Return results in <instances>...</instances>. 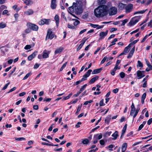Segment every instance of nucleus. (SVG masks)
<instances>
[{
	"label": "nucleus",
	"mask_w": 152,
	"mask_h": 152,
	"mask_svg": "<svg viewBox=\"0 0 152 152\" xmlns=\"http://www.w3.org/2000/svg\"><path fill=\"white\" fill-rule=\"evenodd\" d=\"M98 3L101 5L95 9V15L96 17L101 18L107 15L108 13L109 5H106V1H99Z\"/></svg>",
	"instance_id": "f257e3e1"
},
{
	"label": "nucleus",
	"mask_w": 152,
	"mask_h": 152,
	"mask_svg": "<svg viewBox=\"0 0 152 152\" xmlns=\"http://www.w3.org/2000/svg\"><path fill=\"white\" fill-rule=\"evenodd\" d=\"M74 3H73V5L72 6L69 7L68 12L72 16L75 17V15L73 13L74 12L78 13H80V12L79 11V10H78L77 8L75 9V6L74 7Z\"/></svg>",
	"instance_id": "f03ea898"
},
{
	"label": "nucleus",
	"mask_w": 152,
	"mask_h": 152,
	"mask_svg": "<svg viewBox=\"0 0 152 152\" xmlns=\"http://www.w3.org/2000/svg\"><path fill=\"white\" fill-rule=\"evenodd\" d=\"M140 19L139 16H136L132 18L129 23V25L130 26L134 25L139 21Z\"/></svg>",
	"instance_id": "7ed1b4c3"
},
{
	"label": "nucleus",
	"mask_w": 152,
	"mask_h": 152,
	"mask_svg": "<svg viewBox=\"0 0 152 152\" xmlns=\"http://www.w3.org/2000/svg\"><path fill=\"white\" fill-rule=\"evenodd\" d=\"M133 5L132 4H130L127 5L126 4L124 9L125 10V12L128 13L131 12L133 9Z\"/></svg>",
	"instance_id": "20e7f679"
},
{
	"label": "nucleus",
	"mask_w": 152,
	"mask_h": 152,
	"mask_svg": "<svg viewBox=\"0 0 152 152\" xmlns=\"http://www.w3.org/2000/svg\"><path fill=\"white\" fill-rule=\"evenodd\" d=\"M108 12L110 15H114L117 13V9L115 7H112L110 9L109 8Z\"/></svg>",
	"instance_id": "39448f33"
},
{
	"label": "nucleus",
	"mask_w": 152,
	"mask_h": 152,
	"mask_svg": "<svg viewBox=\"0 0 152 152\" xmlns=\"http://www.w3.org/2000/svg\"><path fill=\"white\" fill-rule=\"evenodd\" d=\"M27 26L28 27L34 31H37L38 29L37 25L30 23H27Z\"/></svg>",
	"instance_id": "423d86ee"
},
{
	"label": "nucleus",
	"mask_w": 152,
	"mask_h": 152,
	"mask_svg": "<svg viewBox=\"0 0 152 152\" xmlns=\"http://www.w3.org/2000/svg\"><path fill=\"white\" fill-rule=\"evenodd\" d=\"M75 5V8H77L78 10H79L80 12L82 6V1H77Z\"/></svg>",
	"instance_id": "0eeeda50"
},
{
	"label": "nucleus",
	"mask_w": 152,
	"mask_h": 152,
	"mask_svg": "<svg viewBox=\"0 0 152 152\" xmlns=\"http://www.w3.org/2000/svg\"><path fill=\"white\" fill-rule=\"evenodd\" d=\"M54 37V34L53 33L52 31L50 29H48L47 35L46 37V39H52Z\"/></svg>",
	"instance_id": "6e6552de"
},
{
	"label": "nucleus",
	"mask_w": 152,
	"mask_h": 152,
	"mask_svg": "<svg viewBox=\"0 0 152 152\" xmlns=\"http://www.w3.org/2000/svg\"><path fill=\"white\" fill-rule=\"evenodd\" d=\"M50 21L51 20L50 19H43L40 20L39 22V23L40 25H42L45 24L48 25Z\"/></svg>",
	"instance_id": "1a4fd4ad"
},
{
	"label": "nucleus",
	"mask_w": 152,
	"mask_h": 152,
	"mask_svg": "<svg viewBox=\"0 0 152 152\" xmlns=\"http://www.w3.org/2000/svg\"><path fill=\"white\" fill-rule=\"evenodd\" d=\"M145 71L138 70L137 71V76L138 79H140L145 76Z\"/></svg>",
	"instance_id": "9d476101"
},
{
	"label": "nucleus",
	"mask_w": 152,
	"mask_h": 152,
	"mask_svg": "<svg viewBox=\"0 0 152 152\" xmlns=\"http://www.w3.org/2000/svg\"><path fill=\"white\" fill-rule=\"evenodd\" d=\"M126 4L122 3H118L117 4V6L120 10H123L124 9Z\"/></svg>",
	"instance_id": "9b49d317"
},
{
	"label": "nucleus",
	"mask_w": 152,
	"mask_h": 152,
	"mask_svg": "<svg viewBox=\"0 0 152 152\" xmlns=\"http://www.w3.org/2000/svg\"><path fill=\"white\" fill-rule=\"evenodd\" d=\"M137 2L140 3L142 4H144L145 6H147L150 4L152 1H137Z\"/></svg>",
	"instance_id": "f8f14e48"
},
{
	"label": "nucleus",
	"mask_w": 152,
	"mask_h": 152,
	"mask_svg": "<svg viewBox=\"0 0 152 152\" xmlns=\"http://www.w3.org/2000/svg\"><path fill=\"white\" fill-rule=\"evenodd\" d=\"M108 32V30H106L105 32H101L99 34V36L100 37L99 39H103L107 34Z\"/></svg>",
	"instance_id": "ddd939ff"
},
{
	"label": "nucleus",
	"mask_w": 152,
	"mask_h": 152,
	"mask_svg": "<svg viewBox=\"0 0 152 152\" xmlns=\"http://www.w3.org/2000/svg\"><path fill=\"white\" fill-rule=\"evenodd\" d=\"M50 52L46 50H44L42 53L43 58H46L48 57Z\"/></svg>",
	"instance_id": "4468645a"
},
{
	"label": "nucleus",
	"mask_w": 152,
	"mask_h": 152,
	"mask_svg": "<svg viewBox=\"0 0 152 152\" xmlns=\"http://www.w3.org/2000/svg\"><path fill=\"white\" fill-rule=\"evenodd\" d=\"M86 39L85 38H83L82 39V40L80 42L81 43L79 45L77 49V51H78L81 49V48L84 45V44L85 43L86 41Z\"/></svg>",
	"instance_id": "2eb2a0df"
},
{
	"label": "nucleus",
	"mask_w": 152,
	"mask_h": 152,
	"mask_svg": "<svg viewBox=\"0 0 152 152\" xmlns=\"http://www.w3.org/2000/svg\"><path fill=\"white\" fill-rule=\"evenodd\" d=\"M34 12L32 10L29 9L24 12V14L26 15H32Z\"/></svg>",
	"instance_id": "dca6fc26"
},
{
	"label": "nucleus",
	"mask_w": 152,
	"mask_h": 152,
	"mask_svg": "<svg viewBox=\"0 0 152 152\" xmlns=\"http://www.w3.org/2000/svg\"><path fill=\"white\" fill-rule=\"evenodd\" d=\"M37 51L31 54L28 57V59L29 61L31 60L34 58L37 55Z\"/></svg>",
	"instance_id": "f3484780"
},
{
	"label": "nucleus",
	"mask_w": 152,
	"mask_h": 152,
	"mask_svg": "<svg viewBox=\"0 0 152 152\" xmlns=\"http://www.w3.org/2000/svg\"><path fill=\"white\" fill-rule=\"evenodd\" d=\"M112 136L113 137L112 139L113 140H116L117 137L119 136L118 133L117 131H115V132L113 133Z\"/></svg>",
	"instance_id": "a211bd4d"
},
{
	"label": "nucleus",
	"mask_w": 152,
	"mask_h": 152,
	"mask_svg": "<svg viewBox=\"0 0 152 152\" xmlns=\"http://www.w3.org/2000/svg\"><path fill=\"white\" fill-rule=\"evenodd\" d=\"M127 144L126 143H124L122 145L121 149L122 152H125L126 150Z\"/></svg>",
	"instance_id": "6ab92c4d"
},
{
	"label": "nucleus",
	"mask_w": 152,
	"mask_h": 152,
	"mask_svg": "<svg viewBox=\"0 0 152 152\" xmlns=\"http://www.w3.org/2000/svg\"><path fill=\"white\" fill-rule=\"evenodd\" d=\"M57 6L56 2V1H52L50 7L53 9H55Z\"/></svg>",
	"instance_id": "aec40b11"
},
{
	"label": "nucleus",
	"mask_w": 152,
	"mask_h": 152,
	"mask_svg": "<svg viewBox=\"0 0 152 152\" xmlns=\"http://www.w3.org/2000/svg\"><path fill=\"white\" fill-rule=\"evenodd\" d=\"M64 50V48L62 47H60L56 49L55 51V54H60Z\"/></svg>",
	"instance_id": "412c9836"
},
{
	"label": "nucleus",
	"mask_w": 152,
	"mask_h": 152,
	"mask_svg": "<svg viewBox=\"0 0 152 152\" xmlns=\"http://www.w3.org/2000/svg\"><path fill=\"white\" fill-rule=\"evenodd\" d=\"M132 43H130L129 45L126 47H125L124 51V55H126L127 53L129 51V49L131 47Z\"/></svg>",
	"instance_id": "4be33fe9"
},
{
	"label": "nucleus",
	"mask_w": 152,
	"mask_h": 152,
	"mask_svg": "<svg viewBox=\"0 0 152 152\" xmlns=\"http://www.w3.org/2000/svg\"><path fill=\"white\" fill-rule=\"evenodd\" d=\"M54 19L56 21V26L58 27V26L59 22V17L58 15H56Z\"/></svg>",
	"instance_id": "5701e85b"
},
{
	"label": "nucleus",
	"mask_w": 152,
	"mask_h": 152,
	"mask_svg": "<svg viewBox=\"0 0 152 152\" xmlns=\"http://www.w3.org/2000/svg\"><path fill=\"white\" fill-rule=\"evenodd\" d=\"M92 71V70L91 69L88 70L86 72V73L83 76V78L86 79V78L89 76Z\"/></svg>",
	"instance_id": "b1692460"
},
{
	"label": "nucleus",
	"mask_w": 152,
	"mask_h": 152,
	"mask_svg": "<svg viewBox=\"0 0 152 152\" xmlns=\"http://www.w3.org/2000/svg\"><path fill=\"white\" fill-rule=\"evenodd\" d=\"M135 51V47H134L130 51L129 55L128 56L127 58H129L131 57L133 55Z\"/></svg>",
	"instance_id": "393cba45"
},
{
	"label": "nucleus",
	"mask_w": 152,
	"mask_h": 152,
	"mask_svg": "<svg viewBox=\"0 0 152 152\" xmlns=\"http://www.w3.org/2000/svg\"><path fill=\"white\" fill-rule=\"evenodd\" d=\"M99 78V77L96 76L92 78L89 81V83L90 84H92L94 83L96 80Z\"/></svg>",
	"instance_id": "a878e982"
},
{
	"label": "nucleus",
	"mask_w": 152,
	"mask_h": 152,
	"mask_svg": "<svg viewBox=\"0 0 152 152\" xmlns=\"http://www.w3.org/2000/svg\"><path fill=\"white\" fill-rule=\"evenodd\" d=\"M101 69H98L94 70L92 72V74L93 75L98 74L101 71Z\"/></svg>",
	"instance_id": "bb28decb"
},
{
	"label": "nucleus",
	"mask_w": 152,
	"mask_h": 152,
	"mask_svg": "<svg viewBox=\"0 0 152 152\" xmlns=\"http://www.w3.org/2000/svg\"><path fill=\"white\" fill-rule=\"evenodd\" d=\"M147 10H143L141 11H137L134 12V15H137L138 14H142L144 13Z\"/></svg>",
	"instance_id": "cd10ccee"
},
{
	"label": "nucleus",
	"mask_w": 152,
	"mask_h": 152,
	"mask_svg": "<svg viewBox=\"0 0 152 152\" xmlns=\"http://www.w3.org/2000/svg\"><path fill=\"white\" fill-rule=\"evenodd\" d=\"M110 116L108 115L105 120V122L107 124H109L110 120Z\"/></svg>",
	"instance_id": "c85d7f7f"
},
{
	"label": "nucleus",
	"mask_w": 152,
	"mask_h": 152,
	"mask_svg": "<svg viewBox=\"0 0 152 152\" xmlns=\"http://www.w3.org/2000/svg\"><path fill=\"white\" fill-rule=\"evenodd\" d=\"M24 3L27 5H30L32 4L33 2L32 1H24Z\"/></svg>",
	"instance_id": "c756f323"
},
{
	"label": "nucleus",
	"mask_w": 152,
	"mask_h": 152,
	"mask_svg": "<svg viewBox=\"0 0 152 152\" xmlns=\"http://www.w3.org/2000/svg\"><path fill=\"white\" fill-rule=\"evenodd\" d=\"M146 123V121H144L142 122V123L139 126V127L138 129V130H141L144 127L145 125V124Z\"/></svg>",
	"instance_id": "7c9ffc66"
},
{
	"label": "nucleus",
	"mask_w": 152,
	"mask_h": 152,
	"mask_svg": "<svg viewBox=\"0 0 152 152\" xmlns=\"http://www.w3.org/2000/svg\"><path fill=\"white\" fill-rule=\"evenodd\" d=\"M95 136L96 137V138L99 140H100L102 138V134L101 133H100V134H97L96 135H95Z\"/></svg>",
	"instance_id": "2f4dec72"
},
{
	"label": "nucleus",
	"mask_w": 152,
	"mask_h": 152,
	"mask_svg": "<svg viewBox=\"0 0 152 152\" xmlns=\"http://www.w3.org/2000/svg\"><path fill=\"white\" fill-rule=\"evenodd\" d=\"M6 26V24L4 22H1L0 23V29H2L5 28Z\"/></svg>",
	"instance_id": "473e14b6"
},
{
	"label": "nucleus",
	"mask_w": 152,
	"mask_h": 152,
	"mask_svg": "<svg viewBox=\"0 0 152 152\" xmlns=\"http://www.w3.org/2000/svg\"><path fill=\"white\" fill-rule=\"evenodd\" d=\"M82 143L83 144H87L89 142V140L87 139H85L82 140Z\"/></svg>",
	"instance_id": "72a5a7b5"
},
{
	"label": "nucleus",
	"mask_w": 152,
	"mask_h": 152,
	"mask_svg": "<svg viewBox=\"0 0 152 152\" xmlns=\"http://www.w3.org/2000/svg\"><path fill=\"white\" fill-rule=\"evenodd\" d=\"M86 80V79L84 78H82L81 80H78V81L76 82V83H75V85H77L79 84H80L82 81L85 80Z\"/></svg>",
	"instance_id": "f704fd0d"
},
{
	"label": "nucleus",
	"mask_w": 152,
	"mask_h": 152,
	"mask_svg": "<svg viewBox=\"0 0 152 152\" xmlns=\"http://www.w3.org/2000/svg\"><path fill=\"white\" fill-rule=\"evenodd\" d=\"M72 20H75V21L73 23L74 25L75 26H76L77 25L79 24L80 23V21L77 20H76L75 19H72Z\"/></svg>",
	"instance_id": "c9c22d12"
},
{
	"label": "nucleus",
	"mask_w": 152,
	"mask_h": 152,
	"mask_svg": "<svg viewBox=\"0 0 152 152\" xmlns=\"http://www.w3.org/2000/svg\"><path fill=\"white\" fill-rule=\"evenodd\" d=\"M31 72H29L24 77L23 79V80H25L27 79L31 75Z\"/></svg>",
	"instance_id": "e433bc0d"
},
{
	"label": "nucleus",
	"mask_w": 152,
	"mask_h": 152,
	"mask_svg": "<svg viewBox=\"0 0 152 152\" xmlns=\"http://www.w3.org/2000/svg\"><path fill=\"white\" fill-rule=\"evenodd\" d=\"M15 140L18 141H22L23 140H25V138L24 137H19V138H16L15 137Z\"/></svg>",
	"instance_id": "4c0bfd02"
},
{
	"label": "nucleus",
	"mask_w": 152,
	"mask_h": 152,
	"mask_svg": "<svg viewBox=\"0 0 152 152\" xmlns=\"http://www.w3.org/2000/svg\"><path fill=\"white\" fill-rule=\"evenodd\" d=\"M126 127L127 125L126 124H125L122 131V135L124 134L125 133V132L126 129Z\"/></svg>",
	"instance_id": "58836bf2"
},
{
	"label": "nucleus",
	"mask_w": 152,
	"mask_h": 152,
	"mask_svg": "<svg viewBox=\"0 0 152 152\" xmlns=\"http://www.w3.org/2000/svg\"><path fill=\"white\" fill-rule=\"evenodd\" d=\"M72 93H71L68 96L63 97V99L64 100H66L69 99L70 98L71 96L72 95Z\"/></svg>",
	"instance_id": "ea45409f"
},
{
	"label": "nucleus",
	"mask_w": 152,
	"mask_h": 152,
	"mask_svg": "<svg viewBox=\"0 0 152 152\" xmlns=\"http://www.w3.org/2000/svg\"><path fill=\"white\" fill-rule=\"evenodd\" d=\"M143 64L140 61H137V67H142Z\"/></svg>",
	"instance_id": "a19ab883"
},
{
	"label": "nucleus",
	"mask_w": 152,
	"mask_h": 152,
	"mask_svg": "<svg viewBox=\"0 0 152 152\" xmlns=\"http://www.w3.org/2000/svg\"><path fill=\"white\" fill-rule=\"evenodd\" d=\"M67 64V62H66L64 64H63V65H62V66L61 67V68L60 69V71H62L63 70V69L65 67Z\"/></svg>",
	"instance_id": "79ce46f5"
},
{
	"label": "nucleus",
	"mask_w": 152,
	"mask_h": 152,
	"mask_svg": "<svg viewBox=\"0 0 152 152\" xmlns=\"http://www.w3.org/2000/svg\"><path fill=\"white\" fill-rule=\"evenodd\" d=\"M140 108H137L136 110H135L136 111L135 112L134 114V118H135L136 117V116L137 115V113H138L140 110Z\"/></svg>",
	"instance_id": "37998d69"
},
{
	"label": "nucleus",
	"mask_w": 152,
	"mask_h": 152,
	"mask_svg": "<svg viewBox=\"0 0 152 152\" xmlns=\"http://www.w3.org/2000/svg\"><path fill=\"white\" fill-rule=\"evenodd\" d=\"M61 17L62 18H63L66 21H67V19L65 16V14L64 12H62L61 14Z\"/></svg>",
	"instance_id": "c03bdc74"
},
{
	"label": "nucleus",
	"mask_w": 152,
	"mask_h": 152,
	"mask_svg": "<svg viewBox=\"0 0 152 152\" xmlns=\"http://www.w3.org/2000/svg\"><path fill=\"white\" fill-rule=\"evenodd\" d=\"M99 105L100 106H104L105 104L104 103V100L103 99L101 100L99 102Z\"/></svg>",
	"instance_id": "a18cd8bd"
},
{
	"label": "nucleus",
	"mask_w": 152,
	"mask_h": 152,
	"mask_svg": "<svg viewBox=\"0 0 152 152\" xmlns=\"http://www.w3.org/2000/svg\"><path fill=\"white\" fill-rule=\"evenodd\" d=\"M131 114L132 113V111H134V110H135V107L134 105V103H133L132 104L131 106Z\"/></svg>",
	"instance_id": "49530a36"
},
{
	"label": "nucleus",
	"mask_w": 152,
	"mask_h": 152,
	"mask_svg": "<svg viewBox=\"0 0 152 152\" xmlns=\"http://www.w3.org/2000/svg\"><path fill=\"white\" fill-rule=\"evenodd\" d=\"M65 1H61L60 2V5H61V7L62 9H64V6L62 5V4H65Z\"/></svg>",
	"instance_id": "de8ad7c7"
},
{
	"label": "nucleus",
	"mask_w": 152,
	"mask_h": 152,
	"mask_svg": "<svg viewBox=\"0 0 152 152\" xmlns=\"http://www.w3.org/2000/svg\"><path fill=\"white\" fill-rule=\"evenodd\" d=\"M93 140V143L94 144H95L96 143L98 142V140L96 138V137L94 135V137Z\"/></svg>",
	"instance_id": "09e8293b"
},
{
	"label": "nucleus",
	"mask_w": 152,
	"mask_h": 152,
	"mask_svg": "<svg viewBox=\"0 0 152 152\" xmlns=\"http://www.w3.org/2000/svg\"><path fill=\"white\" fill-rule=\"evenodd\" d=\"M119 75L122 78H124L125 77V73L124 72H121L119 74Z\"/></svg>",
	"instance_id": "8fccbe9b"
},
{
	"label": "nucleus",
	"mask_w": 152,
	"mask_h": 152,
	"mask_svg": "<svg viewBox=\"0 0 152 152\" xmlns=\"http://www.w3.org/2000/svg\"><path fill=\"white\" fill-rule=\"evenodd\" d=\"M12 8L14 10H16V11L18 12L20 10V9L19 8H17V5H15L12 6Z\"/></svg>",
	"instance_id": "3c124183"
},
{
	"label": "nucleus",
	"mask_w": 152,
	"mask_h": 152,
	"mask_svg": "<svg viewBox=\"0 0 152 152\" xmlns=\"http://www.w3.org/2000/svg\"><path fill=\"white\" fill-rule=\"evenodd\" d=\"M81 109V106H79L77 109V111L75 113V114L76 115H77L79 113Z\"/></svg>",
	"instance_id": "603ef678"
},
{
	"label": "nucleus",
	"mask_w": 152,
	"mask_h": 152,
	"mask_svg": "<svg viewBox=\"0 0 152 152\" xmlns=\"http://www.w3.org/2000/svg\"><path fill=\"white\" fill-rule=\"evenodd\" d=\"M115 145H114L113 144H111L109 146H107L106 147V149H108L109 148H113L114 147Z\"/></svg>",
	"instance_id": "864d4df0"
},
{
	"label": "nucleus",
	"mask_w": 152,
	"mask_h": 152,
	"mask_svg": "<svg viewBox=\"0 0 152 152\" xmlns=\"http://www.w3.org/2000/svg\"><path fill=\"white\" fill-rule=\"evenodd\" d=\"M10 83L9 82L8 83H7L4 86V87L2 88V90H4L5 89H6L7 88V87L8 85L10 84Z\"/></svg>",
	"instance_id": "5fc2aeb1"
},
{
	"label": "nucleus",
	"mask_w": 152,
	"mask_h": 152,
	"mask_svg": "<svg viewBox=\"0 0 152 152\" xmlns=\"http://www.w3.org/2000/svg\"><path fill=\"white\" fill-rule=\"evenodd\" d=\"M88 16V14L87 13H86L84 15L82 16V18L83 19H86L87 18Z\"/></svg>",
	"instance_id": "6e6d98bb"
},
{
	"label": "nucleus",
	"mask_w": 152,
	"mask_h": 152,
	"mask_svg": "<svg viewBox=\"0 0 152 152\" xmlns=\"http://www.w3.org/2000/svg\"><path fill=\"white\" fill-rule=\"evenodd\" d=\"M67 27L69 28L73 29L75 28V27L73 26L72 25L68 24L67 25Z\"/></svg>",
	"instance_id": "4d7b16f0"
},
{
	"label": "nucleus",
	"mask_w": 152,
	"mask_h": 152,
	"mask_svg": "<svg viewBox=\"0 0 152 152\" xmlns=\"http://www.w3.org/2000/svg\"><path fill=\"white\" fill-rule=\"evenodd\" d=\"M120 66H118V65H115V66L113 69L114 71H116L117 69H120Z\"/></svg>",
	"instance_id": "13d9d810"
},
{
	"label": "nucleus",
	"mask_w": 152,
	"mask_h": 152,
	"mask_svg": "<svg viewBox=\"0 0 152 152\" xmlns=\"http://www.w3.org/2000/svg\"><path fill=\"white\" fill-rule=\"evenodd\" d=\"M107 56H105L103 58V59L102 60V61H101V64H102L104 63L105 61H106V60H107Z\"/></svg>",
	"instance_id": "bf43d9fd"
},
{
	"label": "nucleus",
	"mask_w": 152,
	"mask_h": 152,
	"mask_svg": "<svg viewBox=\"0 0 152 152\" xmlns=\"http://www.w3.org/2000/svg\"><path fill=\"white\" fill-rule=\"evenodd\" d=\"M99 143L101 145H104L105 144V142L104 140H101L99 141Z\"/></svg>",
	"instance_id": "052dcab7"
},
{
	"label": "nucleus",
	"mask_w": 152,
	"mask_h": 152,
	"mask_svg": "<svg viewBox=\"0 0 152 152\" xmlns=\"http://www.w3.org/2000/svg\"><path fill=\"white\" fill-rule=\"evenodd\" d=\"M146 94L145 93H144L142 96L141 99L145 100L146 98Z\"/></svg>",
	"instance_id": "680f3d73"
},
{
	"label": "nucleus",
	"mask_w": 152,
	"mask_h": 152,
	"mask_svg": "<svg viewBox=\"0 0 152 152\" xmlns=\"http://www.w3.org/2000/svg\"><path fill=\"white\" fill-rule=\"evenodd\" d=\"M90 26H91L92 27L94 28H97V27L98 26L97 24H94L92 23H90Z\"/></svg>",
	"instance_id": "e2e57ef3"
},
{
	"label": "nucleus",
	"mask_w": 152,
	"mask_h": 152,
	"mask_svg": "<svg viewBox=\"0 0 152 152\" xmlns=\"http://www.w3.org/2000/svg\"><path fill=\"white\" fill-rule=\"evenodd\" d=\"M128 21V20L127 19H126L123 20L122 21V25L123 26Z\"/></svg>",
	"instance_id": "0e129e2a"
},
{
	"label": "nucleus",
	"mask_w": 152,
	"mask_h": 152,
	"mask_svg": "<svg viewBox=\"0 0 152 152\" xmlns=\"http://www.w3.org/2000/svg\"><path fill=\"white\" fill-rule=\"evenodd\" d=\"M31 46L29 45H27L24 48V49L26 50H28L30 49L31 48Z\"/></svg>",
	"instance_id": "69168bd1"
},
{
	"label": "nucleus",
	"mask_w": 152,
	"mask_h": 152,
	"mask_svg": "<svg viewBox=\"0 0 152 152\" xmlns=\"http://www.w3.org/2000/svg\"><path fill=\"white\" fill-rule=\"evenodd\" d=\"M87 86V84H86L84 85L81 87V88L80 89H81L82 91H83L85 89Z\"/></svg>",
	"instance_id": "338daca9"
},
{
	"label": "nucleus",
	"mask_w": 152,
	"mask_h": 152,
	"mask_svg": "<svg viewBox=\"0 0 152 152\" xmlns=\"http://www.w3.org/2000/svg\"><path fill=\"white\" fill-rule=\"evenodd\" d=\"M152 122V118L150 119L147 121V124L148 125L151 124Z\"/></svg>",
	"instance_id": "774afa93"
}]
</instances>
